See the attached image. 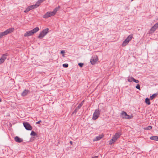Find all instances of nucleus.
Returning a JSON list of instances; mask_svg holds the SVG:
<instances>
[{"mask_svg": "<svg viewBox=\"0 0 158 158\" xmlns=\"http://www.w3.org/2000/svg\"><path fill=\"white\" fill-rule=\"evenodd\" d=\"M84 101H83L80 104H79L78 105L80 106L81 107L82 106L83 104Z\"/></svg>", "mask_w": 158, "mask_h": 158, "instance_id": "nucleus-34", "label": "nucleus"}, {"mask_svg": "<svg viewBox=\"0 0 158 158\" xmlns=\"http://www.w3.org/2000/svg\"><path fill=\"white\" fill-rule=\"evenodd\" d=\"M15 140L17 142L21 143L23 141L22 139L19 138V137L16 136L14 138Z\"/></svg>", "mask_w": 158, "mask_h": 158, "instance_id": "nucleus-11", "label": "nucleus"}, {"mask_svg": "<svg viewBox=\"0 0 158 158\" xmlns=\"http://www.w3.org/2000/svg\"><path fill=\"white\" fill-rule=\"evenodd\" d=\"M121 115L123 118L126 119H131L133 117V116L132 114L130 115H128L126 112L123 111L122 112Z\"/></svg>", "mask_w": 158, "mask_h": 158, "instance_id": "nucleus-3", "label": "nucleus"}, {"mask_svg": "<svg viewBox=\"0 0 158 158\" xmlns=\"http://www.w3.org/2000/svg\"><path fill=\"white\" fill-rule=\"evenodd\" d=\"M54 15H55L52 11L48 12L43 15V17L44 18L46 19Z\"/></svg>", "mask_w": 158, "mask_h": 158, "instance_id": "nucleus-6", "label": "nucleus"}, {"mask_svg": "<svg viewBox=\"0 0 158 158\" xmlns=\"http://www.w3.org/2000/svg\"><path fill=\"white\" fill-rule=\"evenodd\" d=\"M2 102V99L1 98H0V102Z\"/></svg>", "mask_w": 158, "mask_h": 158, "instance_id": "nucleus-40", "label": "nucleus"}, {"mask_svg": "<svg viewBox=\"0 0 158 158\" xmlns=\"http://www.w3.org/2000/svg\"><path fill=\"white\" fill-rule=\"evenodd\" d=\"M24 127L27 130L31 131L32 129L31 126L27 122H24L23 123Z\"/></svg>", "mask_w": 158, "mask_h": 158, "instance_id": "nucleus-5", "label": "nucleus"}, {"mask_svg": "<svg viewBox=\"0 0 158 158\" xmlns=\"http://www.w3.org/2000/svg\"><path fill=\"white\" fill-rule=\"evenodd\" d=\"M157 95V94L156 93L153 94L150 97V98L151 100L153 99L154 98H155Z\"/></svg>", "mask_w": 158, "mask_h": 158, "instance_id": "nucleus-22", "label": "nucleus"}, {"mask_svg": "<svg viewBox=\"0 0 158 158\" xmlns=\"http://www.w3.org/2000/svg\"><path fill=\"white\" fill-rule=\"evenodd\" d=\"M14 30V28H10L7 29L5 31L0 33V39L3 36L13 32Z\"/></svg>", "mask_w": 158, "mask_h": 158, "instance_id": "nucleus-1", "label": "nucleus"}, {"mask_svg": "<svg viewBox=\"0 0 158 158\" xmlns=\"http://www.w3.org/2000/svg\"><path fill=\"white\" fill-rule=\"evenodd\" d=\"M78 65L81 67H82L83 66V65H84V64L83 63H79L78 64Z\"/></svg>", "mask_w": 158, "mask_h": 158, "instance_id": "nucleus-32", "label": "nucleus"}, {"mask_svg": "<svg viewBox=\"0 0 158 158\" xmlns=\"http://www.w3.org/2000/svg\"><path fill=\"white\" fill-rule=\"evenodd\" d=\"M122 133L121 132H116L112 137V138L116 142L118 139L120 137Z\"/></svg>", "mask_w": 158, "mask_h": 158, "instance_id": "nucleus-7", "label": "nucleus"}, {"mask_svg": "<svg viewBox=\"0 0 158 158\" xmlns=\"http://www.w3.org/2000/svg\"><path fill=\"white\" fill-rule=\"evenodd\" d=\"M30 10V9L28 7L24 11L25 13H27Z\"/></svg>", "mask_w": 158, "mask_h": 158, "instance_id": "nucleus-27", "label": "nucleus"}, {"mask_svg": "<svg viewBox=\"0 0 158 158\" xmlns=\"http://www.w3.org/2000/svg\"><path fill=\"white\" fill-rule=\"evenodd\" d=\"M45 0H39L35 4L36 6V7H38L42 2Z\"/></svg>", "mask_w": 158, "mask_h": 158, "instance_id": "nucleus-15", "label": "nucleus"}, {"mask_svg": "<svg viewBox=\"0 0 158 158\" xmlns=\"http://www.w3.org/2000/svg\"><path fill=\"white\" fill-rule=\"evenodd\" d=\"M32 34H33L32 33V31H31V30L26 32L24 34V36L25 37H28L31 35Z\"/></svg>", "mask_w": 158, "mask_h": 158, "instance_id": "nucleus-12", "label": "nucleus"}, {"mask_svg": "<svg viewBox=\"0 0 158 158\" xmlns=\"http://www.w3.org/2000/svg\"><path fill=\"white\" fill-rule=\"evenodd\" d=\"M30 135L32 136H37V134L35 133L34 131H32L30 134Z\"/></svg>", "mask_w": 158, "mask_h": 158, "instance_id": "nucleus-25", "label": "nucleus"}, {"mask_svg": "<svg viewBox=\"0 0 158 158\" xmlns=\"http://www.w3.org/2000/svg\"><path fill=\"white\" fill-rule=\"evenodd\" d=\"M60 8V6H58V7H56L54 9L53 11H52V12L55 15L56 14L57 12L59 10Z\"/></svg>", "mask_w": 158, "mask_h": 158, "instance_id": "nucleus-18", "label": "nucleus"}, {"mask_svg": "<svg viewBox=\"0 0 158 158\" xmlns=\"http://www.w3.org/2000/svg\"><path fill=\"white\" fill-rule=\"evenodd\" d=\"M133 81L136 83H138L139 82V81L138 80H136L135 79H134V78H133Z\"/></svg>", "mask_w": 158, "mask_h": 158, "instance_id": "nucleus-33", "label": "nucleus"}, {"mask_svg": "<svg viewBox=\"0 0 158 158\" xmlns=\"http://www.w3.org/2000/svg\"><path fill=\"white\" fill-rule=\"evenodd\" d=\"M128 43L129 42L127 41L126 40H125L122 44V46L123 47L126 46V45H127Z\"/></svg>", "mask_w": 158, "mask_h": 158, "instance_id": "nucleus-21", "label": "nucleus"}, {"mask_svg": "<svg viewBox=\"0 0 158 158\" xmlns=\"http://www.w3.org/2000/svg\"><path fill=\"white\" fill-rule=\"evenodd\" d=\"M28 7H29V8L30 9V10H32V7H31V6H28Z\"/></svg>", "mask_w": 158, "mask_h": 158, "instance_id": "nucleus-37", "label": "nucleus"}, {"mask_svg": "<svg viewBox=\"0 0 158 158\" xmlns=\"http://www.w3.org/2000/svg\"><path fill=\"white\" fill-rule=\"evenodd\" d=\"M103 137V135H99V136L96 137L94 139V141H97L100 140Z\"/></svg>", "mask_w": 158, "mask_h": 158, "instance_id": "nucleus-13", "label": "nucleus"}, {"mask_svg": "<svg viewBox=\"0 0 158 158\" xmlns=\"http://www.w3.org/2000/svg\"><path fill=\"white\" fill-rule=\"evenodd\" d=\"M150 139L158 141V136H152L150 137Z\"/></svg>", "mask_w": 158, "mask_h": 158, "instance_id": "nucleus-19", "label": "nucleus"}, {"mask_svg": "<svg viewBox=\"0 0 158 158\" xmlns=\"http://www.w3.org/2000/svg\"><path fill=\"white\" fill-rule=\"evenodd\" d=\"M115 142V141L112 138V139L109 141V144L111 145L114 143Z\"/></svg>", "mask_w": 158, "mask_h": 158, "instance_id": "nucleus-26", "label": "nucleus"}, {"mask_svg": "<svg viewBox=\"0 0 158 158\" xmlns=\"http://www.w3.org/2000/svg\"><path fill=\"white\" fill-rule=\"evenodd\" d=\"M70 143L71 144H72V142L71 141H70Z\"/></svg>", "mask_w": 158, "mask_h": 158, "instance_id": "nucleus-39", "label": "nucleus"}, {"mask_svg": "<svg viewBox=\"0 0 158 158\" xmlns=\"http://www.w3.org/2000/svg\"><path fill=\"white\" fill-rule=\"evenodd\" d=\"M41 122V120H40L36 122V124H39L40 122Z\"/></svg>", "mask_w": 158, "mask_h": 158, "instance_id": "nucleus-35", "label": "nucleus"}, {"mask_svg": "<svg viewBox=\"0 0 158 158\" xmlns=\"http://www.w3.org/2000/svg\"><path fill=\"white\" fill-rule=\"evenodd\" d=\"M145 102L148 105H149L150 104V102L149 99L148 98H146L145 99Z\"/></svg>", "mask_w": 158, "mask_h": 158, "instance_id": "nucleus-23", "label": "nucleus"}, {"mask_svg": "<svg viewBox=\"0 0 158 158\" xmlns=\"http://www.w3.org/2000/svg\"><path fill=\"white\" fill-rule=\"evenodd\" d=\"M48 30L49 29L48 28H46L44 29L40 33L38 36V38L40 39H42L48 33Z\"/></svg>", "mask_w": 158, "mask_h": 158, "instance_id": "nucleus-2", "label": "nucleus"}, {"mask_svg": "<svg viewBox=\"0 0 158 158\" xmlns=\"http://www.w3.org/2000/svg\"><path fill=\"white\" fill-rule=\"evenodd\" d=\"M39 30V28L38 27H36L34 29H33L32 30H31V31H32V33L33 34L36 33Z\"/></svg>", "mask_w": 158, "mask_h": 158, "instance_id": "nucleus-16", "label": "nucleus"}, {"mask_svg": "<svg viewBox=\"0 0 158 158\" xmlns=\"http://www.w3.org/2000/svg\"><path fill=\"white\" fill-rule=\"evenodd\" d=\"M135 88L139 90H140V85L139 84H137V85L135 87Z\"/></svg>", "mask_w": 158, "mask_h": 158, "instance_id": "nucleus-31", "label": "nucleus"}, {"mask_svg": "<svg viewBox=\"0 0 158 158\" xmlns=\"http://www.w3.org/2000/svg\"><path fill=\"white\" fill-rule=\"evenodd\" d=\"M100 115V111L98 109L95 110L93 114L92 119L94 120H96L99 117Z\"/></svg>", "mask_w": 158, "mask_h": 158, "instance_id": "nucleus-4", "label": "nucleus"}, {"mask_svg": "<svg viewBox=\"0 0 158 158\" xmlns=\"http://www.w3.org/2000/svg\"><path fill=\"white\" fill-rule=\"evenodd\" d=\"M8 56L7 53L2 55L0 59V64L3 63L6 59L7 56Z\"/></svg>", "mask_w": 158, "mask_h": 158, "instance_id": "nucleus-8", "label": "nucleus"}, {"mask_svg": "<svg viewBox=\"0 0 158 158\" xmlns=\"http://www.w3.org/2000/svg\"><path fill=\"white\" fill-rule=\"evenodd\" d=\"M31 6L32 9L37 8V7L36 6L35 4L32 5H31Z\"/></svg>", "mask_w": 158, "mask_h": 158, "instance_id": "nucleus-30", "label": "nucleus"}, {"mask_svg": "<svg viewBox=\"0 0 158 158\" xmlns=\"http://www.w3.org/2000/svg\"><path fill=\"white\" fill-rule=\"evenodd\" d=\"M81 108V107L79 106V105L78 106L76 107L75 110L73 112L72 114H74V113H76L77 111Z\"/></svg>", "mask_w": 158, "mask_h": 158, "instance_id": "nucleus-20", "label": "nucleus"}, {"mask_svg": "<svg viewBox=\"0 0 158 158\" xmlns=\"http://www.w3.org/2000/svg\"><path fill=\"white\" fill-rule=\"evenodd\" d=\"M60 53H62V54H63V53H64V51L63 50H62L61 51V52H60Z\"/></svg>", "mask_w": 158, "mask_h": 158, "instance_id": "nucleus-38", "label": "nucleus"}, {"mask_svg": "<svg viewBox=\"0 0 158 158\" xmlns=\"http://www.w3.org/2000/svg\"><path fill=\"white\" fill-rule=\"evenodd\" d=\"M152 129V127L151 126H148L147 127L145 128L146 130H151Z\"/></svg>", "mask_w": 158, "mask_h": 158, "instance_id": "nucleus-28", "label": "nucleus"}, {"mask_svg": "<svg viewBox=\"0 0 158 158\" xmlns=\"http://www.w3.org/2000/svg\"><path fill=\"white\" fill-rule=\"evenodd\" d=\"M29 92V90L25 89L23 92L21 94V95L23 96H25L28 94Z\"/></svg>", "mask_w": 158, "mask_h": 158, "instance_id": "nucleus-14", "label": "nucleus"}, {"mask_svg": "<svg viewBox=\"0 0 158 158\" xmlns=\"http://www.w3.org/2000/svg\"><path fill=\"white\" fill-rule=\"evenodd\" d=\"M158 28V23H157L152 27L150 29V31L152 33L154 32Z\"/></svg>", "mask_w": 158, "mask_h": 158, "instance_id": "nucleus-10", "label": "nucleus"}, {"mask_svg": "<svg viewBox=\"0 0 158 158\" xmlns=\"http://www.w3.org/2000/svg\"><path fill=\"white\" fill-rule=\"evenodd\" d=\"M98 60L97 56L92 57L90 60V62L91 64L93 65L96 63Z\"/></svg>", "mask_w": 158, "mask_h": 158, "instance_id": "nucleus-9", "label": "nucleus"}, {"mask_svg": "<svg viewBox=\"0 0 158 158\" xmlns=\"http://www.w3.org/2000/svg\"><path fill=\"white\" fill-rule=\"evenodd\" d=\"M91 158H98V156H95L94 157H92Z\"/></svg>", "mask_w": 158, "mask_h": 158, "instance_id": "nucleus-36", "label": "nucleus"}, {"mask_svg": "<svg viewBox=\"0 0 158 158\" xmlns=\"http://www.w3.org/2000/svg\"><path fill=\"white\" fill-rule=\"evenodd\" d=\"M68 64H63V66L64 68H67L68 67Z\"/></svg>", "mask_w": 158, "mask_h": 158, "instance_id": "nucleus-29", "label": "nucleus"}, {"mask_svg": "<svg viewBox=\"0 0 158 158\" xmlns=\"http://www.w3.org/2000/svg\"><path fill=\"white\" fill-rule=\"evenodd\" d=\"M133 35L131 34L129 35L125 39L128 42H129L133 38Z\"/></svg>", "mask_w": 158, "mask_h": 158, "instance_id": "nucleus-17", "label": "nucleus"}, {"mask_svg": "<svg viewBox=\"0 0 158 158\" xmlns=\"http://www.w3.org/2000/svg\"><path fill=\"white\" fill-rule=\"evenodd\" d=\"M133 78H134L133 77H131L130 78H128L127 81L128 82H131L132 81H133Z\"/></svg>", "mask_w": 158, "mask_h": 158, "instance_id": "nucleus-24", "label": "nucleus"}]
</instances>
